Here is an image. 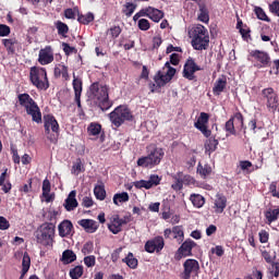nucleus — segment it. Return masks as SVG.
Wrapping results in <instances>:
<instances>
[{
  "instance_id": "26",
  "label": "nucleus",
  "mask_w": 279,
  "mask_h": 279,
  "mask_svg": "<svg viewBox=\"0 0 279 279\" xmlns=\"http://www.w3.org/2000/svg\"><path fill=\"white\" fill-rule=\"evenodd\" d=\"M226 86H228V78L226 76H221L217 78V81L214 84L213 93L216 97H219L221 93L226 90Z\"/></svg>"
},
{
  "instance_id": "23",
  "label": "nucleus",
  "mask_w": 279,
  "mask_h": 279,
  "mask_svg": "<svg viewBox=\"0 0 279 279\" xmlns=\"http://www.w3.org/2000/svg\"><path fill=\"white\" fill-rule=\"evenodd\" d=\"M78 226L85 230L88 234H93L99 230V225L93 219H82L78 221Z\"/></svg>"
},
{
  "instance_id": "11",
  "label": "nucleus",
  "mask_w": 279,
  "mask_h": 279,
  "mask_svg": "<svg viewBox=\"0 0 279 279\" xmlns=\"http://www.w3.org/2000/svg\"><path fill=\"white\" fill-rule=\"evenodd\" d=\"M191 276H199V262L197 259H186L183 263L182 279H191Z\"/></svg>"
},
{
  "instance_id": "13",
  "label": "nucleus",
  "mask_w": 279,
  "mask_h": 279,
  "mask_svg": "<svg viewBox=\"0 0 279 279\" xmlns=\"http://www.w3.org/2000/svg\"><path fill=\"white\" fill-rule=\"evenodd\" d=\"M197 71H202V66L197 65V63H195V59L193 58H189L183 66V77L185 80H189L190 82H193V80H195V73H197Z\"/></svg>"
},
{
  "instance_id": "64",
  "label": "nucleus",
  "mask_w": 279,
  "mask_h": 279,
  "mask_svg": "<svg viewBox=\"0 0 279 279\" xmlns=\"http://www.w3.org/2000/svg\"><path fill=\"white\" fill-rule=\"evenodd\" d=\"M271 267H272V271H271L272 276L275 278H278L279 277V263L278 262H274L271 264Z\"/></svg>"
},
{
  "instance_id": "27",
  "label": "nucleus",
  "mask_w": 279,
  "mask_h": 279,
  "mask_svg": "<svg viewBox=\"0 0 279 279\" xmlns=\"http://www.w3.org/2000/svg\"><path fill=\"white\" fill-rule=\"evenodd\" d=\"M219 145V140L215 137H209L205 141L204 147H205V154H208L209 156L217 151V147Z\"/></svg>"
},
{
  "instance_id": "45",
  "label": "nucleus",
  "mask_w": 279,
  "mask_h": 279,
  "mask_svg": "<svg viewBox=\"0 0 279 279\" xmlns=\"http://www.w3.org/2000/svg\"><path fill=\"white\" fill-rule=\"evenodd\" d=\"M137 27L141 29V32H147L151 28V24L149 23V20L141 19L137 22Z\"/></svg>"
},
{
  "instance_id": "25",
  "label": "nucleus",
  "mask_w": 279,
  "mask_h": 279,
  "mask_svg": "<svg viewBox=\"0 0 279 279\" xmlns=\"http://www.w3.org/2000/svg\"><path fill=\"white\" fill-rule=\"evenodd\" d=\"M25 112L28 117H32L34 123H43V112L40 111V107H38V102L33 105V107L28 108Z\"/></svg>"
},
{
  "instance_id": "54",
  "label": "nucleus",
  "mask_w": 279,
  "mask_h": 279,
  "mask_svg": "<svg viewBox=\"0 0 279 279\" xmlns=\"http://www.w3.org/2000/svg\"><path fill=\"white\" fill-rule=\"evenodd\" d=\"M97 263L95 255H89L84 257V264L86 267H95V264Z\"/></svg>"
},
{
  "instance_id": "63",
  "label": "nucleus",
  "mask_w": 279,
  "mask_h": 279,
  "mask_svg": "<svg viewBox=\"0 0 279 279\" xmlns=\"http://www.w3.org/2000/svg\"><path fill=\"white\" fill-rule=\"evenodd\" d=\"M65 19L75 20V10L73 9H65L64 10Z\"/></svg>"
},
{
  "instance_id": "41",
  "label": "nucleus",
  "mask_w": 279,
  "mask_h": 279,
  "mask_svg": "<svg viewBox=\"0 0 279 279\" xmlns=\"http://www.w3.org/2000/svg\"><path fill=\"white\" fill-rule=\"evenodd\" d=\"M29 267H32V257H29V253L24 252L23 258H22L23 274H27V271H29Z\"/></svg>"
},
{
  "instance_id": "42",
  "label": "nucleus",
  "mask_w": 279,
  "mask_h": 279,
  "mask_svg": "<svg viewBox=\"0 0 279 279\" xmlns=\"http://www.w3.org/2000/svg\"><path fill=\"white\" fill-rule=\"evenodd\" d=\"M94 195L99 202L106 199V187L104 185H96L94 189Z\"/></svg>"
},
{
  "instance_id": "3",
  "label": "nucleus",
  "mask_w": 279,
  "mask_h": 279,
  "mask_svg": "<svg viewBox=\"0 0 279 279\" xmlns=\"http://www.w3.org/2000/svg\"><path fill=\"white\" fill-rule=\"evenodd\" d=\"M162 158H165V149L161 147H154L148 151L147 156L137 159V167H142L143 169H154V167H158V165L162 162Z\"/></svg>"
},
{
  "instance_id": "50",
  "label": "nucleus",
  "mask_w": 279,
  "mask_h": 279,
  "mask_svg": "<svg viewBox=\"0 0 279 279\" xmlns=\"http://www.w3.org/2000/svg\"><path fill=\"white\" fill-rule=\"evenodd\" d=\"M93 250H95V244L93 243V241H88L83 245L82 254H84V256H87V254H93Z\"/></svg>"
},
{
  "instance_id": "57",
  "label": "nucleus",
  "mask_w": 279,
  "mask_h": 279,
  "mask_svg": "<svg viewBox=\"0 0 279 279\" xmlns=\"http://www.w3.org/2000/svg\"><path fill=\"white\" fill-rule=\"evenodd\" d=\"M0 230H10V221L3 216H0Z\"/></svg>"
},
{
  "instance_id": "14",
  "label": "nucleus",
  "mask_w": 279,
  "mask_h": 279,
  "mask_svg": "<svg viewBox=\"0 0 279 279\" xmlns=\"http://www.w3.org/2000/svg\"><path fill=\"white\" fill-rule=\"evenodd\" d=\"M144 248L148 254H154V252H156V254H160V252L165 250V239L160 235L155 236L145 243Z\"/></svg>"
},
{
  "instance_id": "53",
  "label": "nucleus",
  "mask_w": 279,
  "mask_h": 279,
  "mask_svg": "<svg viewBox=\"0 0 279 279\" xmlns=\"http://www.w3.org/2000/svg\"><path fill=\"white\" fill-rule=\"evenodd\" d=\"M121 26H112L108 29V34L111 35V38H119L121 36Z\"/></svg>"
},
{
  "instance_id": "24",
  "label": "nucleus",
  "mask_w": 279,
  "mask_h": 279,
  "mask_svg": "<svg viewBox=\"0 0 279 279\" xmlns=\"http://www.w3.org/2000/svg\"><path fill=\"white\" fill-rule=\"evenodd\" d=\"M72 86H73V90H74V95H75V102L77 105V108H82V100H81L82 86H83L82 80L74 76Z\"/></svg>"
},
{
  "instance_id": "58",
  "label": "nucleus",
  "mask_w": 279,
  "mask_h": 279,
  "mask_svg": "<svg viewBox=\"0 0 279 279\" xmlns=\"http://www.w3.org/2000/svg\"><path fill=\"white\" fill-rule=\"evenodd\" d=\"M121 252H123V247L120 246L118 248H116L113 251V253L111 254V260L112 263H117V260H119L120 256H121Z\"/></svg>"
},
{
  "instance_id": "28",
  "label": "nucleus",
  "mask_w": 279,
  "mask_h": 279,
  "mask_svg": "<svg viewBox=\"0 0 279 279\" xmlns=\"http://www.w3.org/2000/svg\"><path fill=\"white\" fill-rule=\"evenodd\" d=\"M60 260L63 265H71V263L77 260V255L72 250H65L63 251Z\"/></svg>"
},
{
  "instance_id": "48",
  "label": "nucleus",
  "mask_w": 279,
  "mask_h": 279,
  "mask_svg": "<svg viewBox=\"0 0 279 279\" xmlns=\"http://www.w3.org/2000/svg\"><path fill=\"white\" fill-rule=\"evenodd\" d=\"M226 132H229V134H236V130L234 129V118H230L226 124H225Z\"/></svg>"
},
{
  "instance_id": "16",
  "label": "nucleus",
  "mask_w": 279,
  "mask_h": 279,
  "mask_svg": "<svg viewBox=\"0 0 279 279\" xmlns=\"http://www.w3.org/2000/svg\"><path fill=\"white\" fill-rule=\"evenodd\" d=\"M172 179L174 180V183L171 185L173 191H182L184 184H191L193 182V177L184 174V172H178Z\"/></svg>"
},
{
  "instance_id": "6",
  "label": "nucleus",
  "mask_w": 279,
  "mask_h": 279,
  "mask_svg": "<svg viewBox=\"0 0 279 279\" xmlns=\"http://www.w3.org/2000/svg\"><path fill=\"white\" fill-rule=\"evenodd\" d=\"M56 235V225L53 222H45L37 231L36 239L40 245H51Z\"/></svg>"
},
{
  "instance_id": "61",
  "label": "nucleus",
  "mask_w": 279,
  "mask_h": 279,
  "mask_svg": "<svg viewBox=\"0 0 279 279\" xmlns=\"http://www.w3.org/2000/svg\"><path fill=\"white\" fill-rule=\"evenodd\" d=\"M62 47H63V51H64L65 56H71V53H73V51H75V47H71V45H69L68 43H63Z\"/></svg>"
},
{
  "instance_id": "62",
  "label": "nucleus",
  "mask_w": 279,
  "mask_h": 279,
  "mask_svg": "<svg viewBox=\"0 0 279 279\" xmlns=\"http://www.w3.org/2000/svg\"><path fill=\"white\" fill-rule=\"evenodd\" d=\"M251 167H252V161L250 160L240 161V169L242 171H250Z\"/></svg>"
},
{
  "instance_id": "10",
  "label": "nucleus",
  "mask_w": 279,
  "mask_h": 279,
  "mask_svg": "<svg viewBox=\"0 0 279 279\" xmlns=\"http://www.w3.org/2000/svg\"><path fill=\"white\" fill-rule=\"evenodd\" d=\"M250 56L256 62L255 66L257 69H267V66H271V57L269 53L263 50H252Z\"/></svg>"
},
{
  "instance_id": "49",
  "label": "nucleus",
  "mask_w": 279,
  "mask_h": 279,
  "mask_svg": "<svg viewBox=\"0 0 279 279\" xmlns=\"http://www.w3.org/2000/svg\"><path fill=\"white\" fill-rule=\"evenodd\" d=\"M134 10H136V4H134L133 2H126L124 4V14L125 16H132V14H134Z\"/></svg>"
},
{
  "instance_id": "31",
  "label": "nucleus",
  "mask_w": 279,
  "mask_h": 279,
  "mask_svg": "<svg viewBox=\"0 0 279 279\" xmlns=\"http://www.w3.org/2000/svg\"><path fill=\"white\" fill-rule=\"evenodd\" d=\"M19 41L15 38L2 39V45L5 47L9 56H14L16 53V48H14V46Z\"/></svg>"
},
{
  "instance_id": "43",
  "label": "nucleus",
  "mask_w": 279,
  "mask_h": 279,
  "mask_svg": "<svg viewBox=\"0 0 279 279\" xmlns=\"http://www.w3.org/2000/svg\"><path fill=\"white\" fill-rule=\"evenodd\" d=\"M77 21L82 25H88L89 23H93V21H95V15L92 12H89L85 15L78 14Z\"/></svg>"
},
{
  "instance_id": "34",
  "label": "nucleus",
  "mask_w": 279,
  "mask_h": 279,
  "mask_svg": "<svg viewBox=\"0 0 279 279\" xmlns=\"http://www.w3.org/2000/svg\"><path fill=\"white\" fill-rule=\"evenodd\" d=\"M172 239H175L179 245L184 242V228H182V226H175L172 228Z\"/></svg>"
},
{
  "instance_id": "33",
  "label": "nucleus",
  "mask_w": 279,
  "mask_h": 279,
  "mask_svg": "<svg viewBox=\"0 0 279 279\" xmlns=\"http://www.w3.org/2000/svg\"><path fill=\"white\" fill-rule=\"evenodd\" d=\"M190 201L194 208H204V204H206V198L202 194H191Z\"/></svg>"
},
{
  "instance_id": "36",
  "label": "nucleus",
  "mask_w": 279,
  "mask_h": 279,
  "mask_svg": "<svg viewBox=\"0 0 279 279\" xmlns=\"http://www.w3.org/2000/svg\"><path fill=\"white\" fill-rule=\"evenodd\" d=\"M196 171L201 175V178L206 179L213 173V168L208 163H205L204 166L202 163H198Z\"/></svg>"
},
{
  "instance_id": "4",
  "label": "nucleus",
  "mask_w": 279,
  "mask_h": 279,
  "mask_svg": "<svg viewBox=\"0 0 279 279\" xmlns=\"http://www.w3.org/2000/svg\"><path fill=\"white\" fill-rule=\"evenodd\" d=\"M31 84L38 90H48L49 77L47 76V69L40 66H32L29 70Z\"/></svg>"
},
{
  "instance_id": "17",
  "label": "nucleus",
  "mask_w": 279,
  "mask_h": 279,
  "mask_svg": "<svg viewBox=\"0 0 279 279\" xmlns=\"http://www.w3.org/2000/svg\"><path fill=\"white\" fill-rule=\"evenodd\" d=\"M44 128L45 134H51V132L58 134L60 132V124L58 123V120H56V117H53V114L44 116Z\"/></svg>"
},
{
  "instance_id": "32",
  "label": "nucleus",
  "mask_w": 279,
  "mask_h": 279,
  "mask_svg": "<svg viewBox=\"0 0 279 279\" xmlns=\"http://www.w3.org/2000/svg\"><path fill=\"white\" fill-rule=\"evenodd\" d=\"M122 263H125L130 269H136L138 267V259L134 257V253L132 252L122 258Z\"/></svg>"
},
{
  "instance_id": "51",
  "label": "nucleus",
  "mask_w": 279,
  "mask_h": 279,
  "mask_svg": "<svg viewBox=\"0 0 279 279\" xmlns=\"http://www.w3.org/2000/svg\"><path fill=\"white\" fill-rule=\"evenodd\" d=\"M133 186H135V189H146V191H149V189H151L149 185V181L146 180L135 181L133 183Z\"/></svg>"
},
{
  "instance_id": "1",
  "label": "nucleus",
  "mask_w": 279,
  "mask_h": 279,
  "mask_svg": "<svg viewBox=\"0 0 279 279\" xmlns=\"http://www.w3.org/2000/svg\"><path fill=\"white\" fill-rule=\"evenodd\" d=\"M110 88L107 85H102L99 82H95L89 86V97L95 100L98 108L106 112L110 110L112 106V100H110Z\"/></svg>"
},
{
  "instance_id": "20",
  "label": "nucleus",
  "mask_w": 279,
  "mask_h": 279,
  "mask_svg": "<svg viewBox=\"0 0 279 279\" xmlns=\"http://www.w3.org/2000/svg\"><path fill=\"white\" fill-rule=\"evenodd\" d=\"M228 206V197L223 194H217L214 201V213L216 215H221Z\"/></svg>"
},
{
  "instance_id": "38",
  "label": "nucleus",
  "mask_w": 279,
  "mask_h": 279,
  "mask_svg": "<svg viewBox=\"0 0 279 279\" xmlns=\"http://www.w3.org/2000/svg\"><path fill=\"white\" fill-rule=\"evenodd\" d=\"M69 276L71 279H80L82 276H84V266L78 265L74 268H71L69 271Z\"/></svg>"
},
{
  "instance_id": "22",
  "label": "nucleus",
  "mask_w": 279,
  "mask_h": 279,
  "mask_svg": "<svg viewBox=\"0 0 279 279\" xmlns=\"http://www.w3.org/2000/svg\"><path fill=\"white\" fill-rule=\"evenodd\" d=\"M17 101L25 111L29 110V108H33V106L37 104L36 100H34V98H32V96H29L27 93L19 94Z\"/></svg>"
},
{
  "instance_id": "8",
  "label": "nucleus",
  "mask_w": 279,
  "mask_h": 279,
  "mask_svg": "<svg viewBox=\"0 0 279 279\" xmlns=\"http://www.w3.org/2000/svg\"><path fill=\"white\" fill-rule=\"evenodd\" d=\"M130 222H132V214L126 213L123 218L119 214H113L109 218L108 230L112 234H119V232H123V226H128Z\"/></svg>"
},
{
  "instance_id": "37",
  "label": "nucleus",
  "mask_w": 279,
  "mask_h": 279,
  "mask_svg": "<svg viewBox=\"0 0 279 279\" xmlns=\"http://www.w3.org/2000/svg\"><path fill=\"white\" fill-rule=\"evenodd\" d=\"M125 202H130V194H128V192L117 193L113 195V204L116 206H119V203L123 204Z\"/></svg>"
},
{
  "instance_id": "15",
  "label": "nucleus",
  "mask_w": 279,
  "mask_h": 279,
  "mask_svg": "<svg viewBox=\"0 0 279 279\" xmlns=\"http://www.w3.org/2000/svg\"><path fill=\"white\" fill-rule=\"evenodd\" d=\"M193 247H197V243L191 239L185 240L175 253L177 258L180 259L193 256Z\"/></svg>"
},
{
  "instance_id": "46",
  "label": "nucleus",
  "mask_w": 279,
  "mask_h": 279,
  "mask_svg": "<svg viewBox=\"0 0 279 279\" xmlns=\"http://www.w3.org/2000/svg\"><path fill=\"white\" fill-rule=\"evenodd\" d=\"M255 14L257 16V19H259V21H266V23H270L271 20L267 16V13H265V10H263V8L257 7L255 9Z\"/></svg>"
},
{
  "instance_id": "52",
  "label": "nucleus",
  "mask_w": 279,
  "mask_h": 279,
  "mask_svg": "<svg viewBox=\"0 0 279 279\" xmlns=\"http://www.w3.org/2000/svg\"><path fill=\"white\" fill-rule=\"evenodd\" d=\"M262 256L266 263H268L269 265H274V263H275L274 260H276V253L274 254V256H271V253H269L267 251H263Z\"/></svg>"
},
{
  "instance_id": "56",
  "label": "nucleus",
  "mask_w": 279,
  "mask_h": 279,
  "mask_svg": "<svg viewBox=\"0 0 279 279\" xmlns=\"http://www.w3.org/2000/svg\"><path fill=\"white\" fill-rule=\"evenodd\" d=\"M11 29L10 26L5 24H0V37L3 38L5 36H10Z\"/></svg>"
},
{
  "instance_id": "44",
  "label": "nucleus",
  "mask_w": 279,
  "mask_h": 279,
  "mask_svg": "<svg viewBox=\"0 0 279 279\" xmlns=\"http://www.w3.org/2000/svg\"><path fill=\"white\" fill-rule=\"evenodd\" d=\"M82 171H85L84 166L82 165V159H76V162L73 163L71 173L73 175H80Z\"/></svg>"
},
{
  "instance_id": "18",
  "label": "nucleus",
  "mask_w": 279,
  "mask_h": 279,
  "mask_svg": "<svg viewBox=\"0 0 279 279\" xmlns=\"http://www.w3.org/2000/svg\"><path fill=\"white\" fill-rule=\"evenodd\" d=\"M53 60V48H51V46H46L39 50L38 62L41 64V66L51 64Z\"/></svg>"
},
{
  "instance_id": "30",
  "label": "nucleus",
  "mask_w": 279,
  "mask_h": 279,
  "mask_svg": "<svg viewBox=\"0 0 279 279\" xmlns=\"http://www.w3.org/2000/svg\"><path fill=\"white\" fill-rule=\"evenodd\" d=\"M198 10H199L198 21H201V23H208V21H210L208 7H206L205 3H199Z\"/></svg>"
},
{
  "instance_id": "12",
  "label": "nucleus",
  "mask_w": 279,
  "mask_h": 279,
  "mask_svg": "<svg viewBox=\"0 0 279 279\" xmlns=\"http://www.w3.org/2000/svg\"><path fill=\"white\" fill-rule=\"evenodd\" d=\"M208 121H210V114L207 112H201L197 121L194 123V128L203 133L205 138H210L213 131L208 130Z\"/></svg>"
},
{
  "instance_id": "59",
  "label": "nucleus",
  "mask_w": 279,
  "mask_h": 279,
  "mask_svg": "<svg viewBox=\"0 0 279 279\" xmlns=\"http://www.w3.org/2000/svg\"><path fill=\"white\" fill-rule=\"evenodd\" d=\"M258 236L260 243H267L269 241V232L266 230H260Z\"/></svg>"
},
{
  "instance_id": "21",
  "label": "nucleus",
  "mask_w": 279,
  "mask_h": 279,
  "mask_svg": "<svg viewBox=\"0 0 279 279\" xmlns=\"http://www.w3.org/2000/svg\"><path fill=\"white\" fill-rule=\"evenodd\" d=\"M77 195V192L75 190L71 191L68 195V197L64 201L63 207L68 213H71L80 206V203H77V198H75Z\"/></svg>"
},
{
  "instance_id": "39",
  "label": "nucleus",
  "mask_w": 279,
  "mask_h": 279,
  "mask_svg": "<svg viewBox=\"0 0 279 279\" xmlns=\"http://www.w3.org/2000/svg\"><path fill=\"white\" fill-rule=\"evenodd\" d=\"M54 27L57 28L59 36L65 37L69 34V25L62 21H57Z\"/></svg>"
},
{
  "instance_id": "35",
  "label": "nucleus",
  "mask_w": 279,
  "mask_h": 279,
  "mask_svg": "<svg viewBox=\"0 0 279 279\" xmlns=\"http://www.w3.org/2000/svg\"><path fill=\"white\" fill-rule=\"evenodd\" d=\"M43 197L46 198L47 204H49V202H51V195L49 193H51V182H49V179H45L43 181Z\"/></svg>"
},
{
  "instance_id": "7",
  "label": "nucleus",
  "mask_w": 279,
  "mask_h": 279,
  "mask_svg": "<svg viewBox=\"0 0 279 279\" xmlns=\"http://www.w3.org/2000/svg\"><path fill=\"white\" fill-rule=\"evenodd\" d=\"M262 99L268 112L276 114V112L279 111V97L272 87H267L262 90Z\"/></svg>"
},
{
  "instance_id": "55",
  "label": "nucleus",
  "mask_w": 279,
  "mask_h": 279,
  "mask_svg": "<svg viewBox=\"0 0 279 279\" xmlns=\"http://www.w3.org/2000/svg\"><path fill=\"white\" fill-rule=\"evenodd\" d=\"M231 119H233V121L235 119L238 128H243L244 125L243 113L236 112L234 113L233 117H231Z\"/></svg>"
},
{
  "instance_id": "2",
  "label": "nucleus",
  "mask_w": 279,
  "mask_h": 279,
  "mask_svg": "<svg viewBox=\"0 0 279 279\" xmlns=\"http://www.w3.org/2000/svg\"><path fill=\"white\" fill-rule=\"evenodd\" d=\"M192 36L193 49L196 51H204L208 49L210 45V36L208 35V29L204 25H196L192 32Z\"/></svg>"
},
{
  "instance_id": "47",
  "label": "nucleus",
  "mask_w": 279,
  "mask_h": 279,
  "mask_svg": "<svg viewBox=\"0 0 279 279\" xmlns=\"http://www.w3.org/2000/svg\"><path fill=\"white\" fill-rule=\"evenodd\" d=\"M162 182V177H159L158 174H150L148 179V185L150 189H154V186H158Z\"/></svg>"
},
{
  "instance_id": "29",
  "label": "nucleus",
  "mask_w": 279,
  "mask_h": 279,
  "mask_svg": "<svg viewBox=\"0 0 279 279\" xmlns=\"http://www.w3.org/2000/svg\"><path fill=\"white\" fill-rule=\"evenodd\" d=\"M148 19H150V21H153L154 23H160V21L165 19V12L154 7H150Z\"/></svg>"
},
{
  "instance_id": "19",
  "label": "nucleus",
  "mask_w": 279,
  "mask_h": 279,
  "mask_svg": "<svg viewBox=\"0 0 279 279\" xmlns=\"http://www.w3.org/2000/svg\"><path fill=\"white\" fill-rule=\"evenodd\" d=\"M58 230L59 236H61L62 239H64L65 236H71L73 232H75L73 228V222H71V220L69 219L61 221L58 226Z\"/></svg>"
},
{
  "instance_id": "40",
  "label": "nucleus",
  "mask_w": 279,
  "mask_h": 279,
  "mask_svg": "<svg viewBox=\"0 0 279 279\" xmlns=\"http://www.w3.org/2000/svg\"><path fill=\"white\" fill-rule=\"evenodd\" d=\"M87 132L89 136H99L101 134V124L92 122L87 128Z\"/></svg>"
},
{
  "instance_id": "9",
  "label": "nucleus",
  "mask_w": 279,
  "mask_h": 279,
  "mask_svg": "<svg viewBox=\"0 0 279 279\" xmlns=\"http://www.w3.org/2000/svg\"><path fill=\"white\" fill-rule=\"evenodd\" d=\"M163 69H167L166 74H162L161 71H158L154 76V82H156L157 86H167L171 80H173L175 75V68L171 66V63L168 61L165 63Z\"/></svg>"
},
{
  "instance_id": "5",
  "label": "nucleus",
  "mask_w": 279,
  "mask_h": 279,
  "mask_svg": "<svg viewBox=\"0 0 279 279\" xmlns=\"http://www.w3.org/2000/svg\"><path fill=\"white\" fill-rule=\"evenodd\" d=\"M109 120L114 128H121L125 121H134V113L128 105H120L109 113Z\"/></svg>"
},
{
  "instance_id": "60",
  "label": "nucleus",
  "mask_w": 279,
  "mask_h": 279,
  "mask_svg": "<svg viewBox=\"0 0 279 279\" xmlns=\"http://www.w3.org/2000/svg\"><path fill=\"white\" fill-rule=\"evenodd\" d=\"M269 10L272 14L279 16V1L276 0L271 4H269Z\"/></svg>"
}]
</instances>
